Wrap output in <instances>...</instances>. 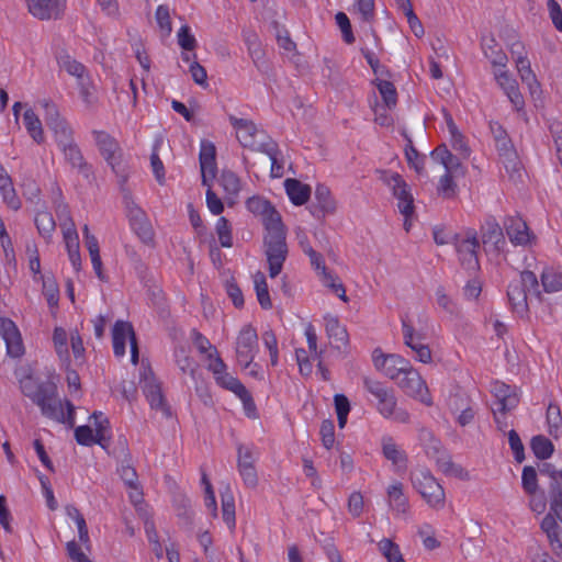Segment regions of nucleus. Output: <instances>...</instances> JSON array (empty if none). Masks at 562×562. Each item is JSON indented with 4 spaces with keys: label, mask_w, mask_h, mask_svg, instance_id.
I'll return each instance as SVG.
<instances>
[{
    "label": "nucleus",
    "mask_w": 562,
    "mask_h": 562,
    "mask_svg": "<svg viewBox=\"0 0 562 562\" xmlns=\"http://www.w3.org/2000/svg\"><path fill=\"white\" fill-rule=\"evenodd\" d=\"M409 480L413 488L430 509L440 512L446 507L445 488L428 469L416 468L411 472Z\"/></svg>",
    "instance_id": "1"
},
{
    "label": "nucleus",
    "mask_w": 562,
    "mask_h": 562,
    "mask_svg": "<svg viewBox=\"0 0 562 562\" xmlns=\"http://www.w3.org/2000/svg\"><path fill=\"white\" fill-rule=\"evenodd\" d=\"M363 386L376 400V409L383 417L402 424L409 422L408 412L397 406L393 389L371 378L363 379Z\"/></svg>",
    "instance_id": "2"
},
{
    "label": "nucleus",
    "mask_w": 562,
    "mask_h": 562,
    "mask_svg": "<svg viewBox=\"0 0 562 562\" xmlns=\"http://www.w3.org/2000/svg\"><path fill=\"white\" fill-rule=\"evenodd\" d=\"M34 403L41 407L42 414L58 423L68 424L70 427L75 424V407L70 402H66L67 413L60 400L56 396V386L52 382H46L40 389L38 393L33 395Z\"/></svg>",
    "instance_id": "3"
},
{
    "label": "nucleus",
    "mask_w": 562,
    "mask_h": 562,
    "mask_svg": "<svg viewBox=\"0 0 562 562\" xmlns=\"http://www.w3.org/2000/svg\"><path fill=\"white\" fill-rule=\"evenodd\" d=\"M528 292H532L538 299L541 297L536 274L529 270H525L520 273L519 279L513 280L509 283L507 290V296L513 310L521 316L528 311Z\"/></svg>",
    "instance_id": "4"
},
{
    "label": "nucleus",
    "mask_w": 562,
    "mask_h": 562,
    "mask_svg": "<svg viewBox=\"0 0 562 562\" xmlns=\"http://www.w3.org/2000/svg\"><path fill=\"white\" fill-rule=\"evenodd\" d=\"M507 47L514 58L517 72L522 81L528 87L531 98L537 101L541 98L540 83L531 69L530 61L527 57V52L524 43L513 36L512 41L507 42Z\"/></svg>",
    "instance_id": "5"
},
{
    "label": "nucleus",
    "mask_w": 562,
    "mask_h": 562,
    "mask_svg": "<svg viewBox=\"0 0 562 562\" xmlns=\"http://www.w3.org/2000/svg\"><path fill=\"white\" fill-rule=\"evenodd\" d=\"M507 47L514 58L517 72L522 81L528 87L531 98L537 101L541 98L540 83L531 69L530 61L527 57V52L524 43L513 36L512 41L507 42Z\"/></svg>",
    "instance_id": "6"
},
{
    "label": "nucleus",
    "mask_w": 562,
    "mask_h": 562,
    "mask_svg": "<svg viewBox=\"0 0 562 562\" xmlns=\"http://www.w3.org/2000/svg\"><path fill=\"white\" fill-rule=\"evenodd\" d=\"M229 122L235 128L237 139L241 146L251 150L270 153V146L272 145L270 138L252 121L231 116Z\"/></svg>",
    "instance_id": "7"
},
{
    "label": "nucleus",
    "mask_w": 562,
    "mask_h": 562,
    "mask_svg": "<svg viewBox=\"0 0 562 562\" xmlns=\"http://www.w3.org/2000/svg\"><path fill=\"white\" fill-rule=\"evenodd\" d=\"M92 136L101 156L116 176L127 172L124 155L117 140L104 131H93Z\"/></svg>",
    "instance_id": "8"
},
{
    "label": "nucleus",
    "mask_w": 562,
    "mask_h": 562,
    "mask_svg": "<svg viewBox=\"0 0 562 562\" xmlns=\"http://www.w3.org/2000/svg\"><path fill=\"white\" fill-rule=\"evenodd\" d=\"M143 392L149 403L150 409L164 418H170L172 412L165 400L160 383L155 378L150 367L143 363Z\"/></svg>",
    "instance_id": "9"
},
{
    "label": "nucleus",
    "mask_w": 562,
    "mask_h": 562,
    "mask_svg": "<svg viewBox=\"0 0 562 562\" xmlns=\"http://www.w3.org/2000/svg\"><path fill=\"white\" fill-rule=\"evenodd\" d=\"M112 341L113 351L115 357L117 358L125 356L126 342L130 341L131 361L134 366H137L139 357L137 338L133 329V326L130 323L117 321L114 324V327L112 329Z\"/></svg>",
    "instance_id": "10"
},
{
    "label": "nucleus",
    "mask_w": 562,
    "mask_h": 562,
    "mask_svg": "<svg viewBox=\"0 0 562 562\" xmlns=\"http://www.w3.org/2000/svg\"><path fill=\"white\" fill-rule=\"evenodd\" d=\"M286 233L280 235H266L265 255L269 266V276L276 278L280 274L288 256Z\"/></svg>",
    "instance_id": "11"
},
{
    "label": "nucleus",
    "mask_w": 562,
    "mask_h": 562,
    "mask_svg": "<svg viewBox=\"0 0 562 562\" xmlns=\"http://www.w3.org/2000/svg\"><path fill=\"white\" fill-rule=\"evenodd\" d=\"M40 104L44 108V119L47 127L54 133L58 146L67 145L74 140V132L67 121L60 115L56 104L43 100Z\"/></svg>",
    "instance_id": "12"
},
{
    "label": "nucleus",
    "mask_w": 562,
    "mask_h": 562,
    "mask_svg": "<svg viewBox=\"0 0 562 562\" xmlns=\"http://www.w3.org/2000/svg\"><path fill=\"white\" fill-rule=\"evenodd\" d=\"M380 180L386 184L398 200L397 207L404 216H411L414 212V199L407 183L398 173L379 171Z\"/></svg>",
    "instance_id": "13"
},
{
    "label": "nucleus",
    "mask_w": 562,
    "mask_h": 562,
    "mask_svg": "<svg viewBox=\"0 0 562 562\" xmlns=\"http://www.w3.org/2000/svg\"><path fill=\"white\" fill-rule=\"evenodd\" d=\"M398 387L408 396L422 402L423 404L430 406L432 400L429 394V390L422 375L412 366L402 374L396 381Z\"/></svg>",
    "instance_id": "14"
},
{
    "label": "nucleus",
    "mask_w": 562,
    "mask_h": 562,
    "mask_svg": "<svg viewBox=\"0 0 562 562\" xmlns=\"http://www.w3.org/2000/svg\"><path fill=\"white\" fill-rule=\"evenodd\" d=\"M258 350V335L256 329L250 326H244L236 339V358L238 363L248 368Z\"/></svg>",
    "instance_id": "15"
},
{
    "label": "nucleus",
    "mask_w": 562,
    "mask_h": 562,
    "mask_svg": "<svg viewBox=\"0 0 562 562\" xmlns=\"http://www.w3.org/2000/svg\"><path fill=\"white\" fill-rule=\"evenodd\" d=\"M373 363L376 370L393 381H397L411 367L409 361L398 355H384L380 350L373 352Z\"/></svg>",
    "instance_id": "16"
},
{
    "label": "nucleus",
    "mask_w": 562,
    "mask_h": 562,
    "mask_svg": "<svg viewBox=\"0 0 562 562\" xmlns=\"http://www.w3.org/2000/svg\"><path fill=\"white\" fill-rule=\"evenodd\" d=\"M480 247L476 235L468 232L456 238V249L459 255L461 265L471 271L479 268L477 249Z\"/></svg>",
    "instance_id": "17"
},
{
    "label": "nucleus",
    "mask_w": 562,
    "mask_h": 562,
    "mask_svg": "<svg viewBox=\"0 0 562 562\" xmlns=\"http://www.w3.org/2000/svg\"><path fill=\"white\" fill-rule=\"evenodd\" d=\"M307 346H308V356L304 349H296L295 356L299 364L300 372L303 375H310L313 370V364L311 359H319L322 358L323 350H318L317 348V335L315 328L312 324H307L304 330Z\"/></svg>",
    "instance_id": "18"
},
{
    "label": "nucleus",
    "mask_w": 562,
    "mask_h": 562,
    "mask_svg": "<svg viewBox=\"0 0 562 562\" xmlns=\"http://www.w3.org/2000/svg\"><path fill=\"white\" fill-rule=\"evenodd\" d=\"M127 177H128L127 172H125L121 176H117L120 192L122 194L124 209L126 212V216L130 221L131 228L138 236L139 229H140V222H139L140 210L136 203V199L132 194L133 189L127 183Z\"/></svg>",
    "instance_id": "19"
},
{
    "label": "nucleus",
    "mask_w": 562,
    "mask_h": 562,
    "mask_svg": "<svg viewBox=\"0 0 562 562\" xmlns=\"http://www.w3.org/2000/svg\"><path fill=\"white\" fill-rule=\"evenodd\" d=\"M504 227L510 243L515 246H531L536 243V236L530 232L527 223L519 216H509L504 222Z\"/></svg>",
    "instance_id": "20"
},
{
    "label": "nucleus",
    "mask_w": 562,
    "mask_h": 562,
    "mask_svg": "<svg viewBox=\"0 0 562 562\" xmlns=\"http://www.w3.org/2000/svg\"><path fill=\"white\" fill-rule=\"evenodd\" d=\"M493 75L501 89L508 97L509 101L517 110L522 109L524 98L518 89L515 78L507 70V66H498L493 68Z\"/></svg>",
    "instance_id": "21"
},
{
    "label": "nucleus",
    "mask_w": 562,
    "mask_h": 562,
    "mask_svg": "<svg viewBox=\"0 0 562 562\" xmlns=\"http://www.w3.org/2000/svg\"><path fill=\"white\" fill-rule=\"evenodd\" d=\"M29 12L38 20L59 18L65 8L66 0H25Z\"/></svg>",
    "instance_id": "22"
},
{
    "label": "nucleus",
    "mask_w": 562,
    "mask_h": 562,
    "mask_svg": "<svg viewBox=\"0 0 562 562\" xmlns=\"http://www.w3.org/2000/svg\"><path fill=\"white\" fill-rule=\"evenodd\" d=\"M207 369L213 373L216 383L222 387L233 392L235 395L244 392L245 386L238 379L227 372V367L221 358L209 362Z\"/></svg>",
    "instance_id": "23"
},
{
    "label": "nucleus",
    "mask_w": 562,
    "mask_h": 562,
    "mask_svg": "<svg viewBox=\"0 0 562 562\" xmlns=\"http://www.w3.org/2000/svg\"><path fill=\"white\" fill-rule=\"evenodd\" d=\"M0 327L8 355L14 358L22 356L24 348L16 325L9 318H0Z\"/></svg>",
    "instance_id": "24"
},
{
    "label": "nucleus",
    "mask_w": 562,
    "mask_h": 562,
    "mask_svg": "<svg viewBox=\"0 0 562 562\" xmlns=\"http://www.w3.org/2000/svg\"><path fill=\"white\" fill-rule=\"evenodd\" d=\"M431 159L445 168L447 173H452L457 176L464 175V167L461 162L463 159L458 155H453L448 150L445 145H440L431 151Z\"/></svg>",
    "instance_id": "25"
},
{
    "label": "nucleus",
    "mask_w": 562,
    "mask_h": 562,
    "mask_svg": "<svg viewBox=\"0 0 562 562\" xmlns=\"http://www.w3.org/2000/svg\"><path fill=\"white\" fill-rule=\"evenodd\" d=\"M389 508L397 516L406 515L409 510V501L404 493L401 482L391 483L385 491Z\"/></svg>",
    "instance_id": "26"
},
{
    "label": "nucleus",
    "mask_w": 562,
    "mask_h": 562,
    "mask_svg": "<svg viewBox=\"0 0 562 562\" xmlns=\"http://www.w3.org/2000/svg\"><path fill=\"white\" fill-rule=\"evenodd\" d=\"M215 146L211 142H202L200 149V167L202 173V183L209 186L216 175Z\"/></svg>",
    "instance_id": "27"
},
{
    "label": "nucleus",
    "mask_w": 562,
    "mask_h": 562,
    "mask_svg": "<svg viewBox=\"0 0 562 562\" xmlns=\"http://www.w3.org/2000/svg\"><path fill=\"white\" fill-rule=\"evenodd\" d=\"M560 520L552 513H548L541 521V530L546 533L552 551L562 554V532Z\"/></svg>",
    "instance_id": "28"
},
{
    "label": "nucleus",
    "mask_w": 562,
    "mask_h": 562,
    "mask_svg": "<svg viewBox=\"0 0 562 562\" xmlns=\"http://www.w3.org/2000/svg\"><path fill=\"white\" fill-rule=\"evenodd\" d=\"M492 392L497 401L496 408L493 409L494 414L497 412L506 413L515 408L519 402L517 393L509 385L502 382H495Z\"/></svg>",
    "instance_id": "29"
},
{
    "label": "nucleus",
    "mask_w": 562,
    "mask_h": 562,
    "mask_svg": "<svg viewBox=\"0 0 562 562\" xmlns=\"http://www.w3.org/2000/svg\"><path fill=\"white\" fill-rule=\"evenodd\" d=\"M119 473L125 485L130 487L128 497L134 505L135 510H139L140 492L138 491V475L134 467L127 460H124L119 469Z\"/></svg>",
    "instance_id": "30"
},
{
    "label": "nucleus",
    "mask_w": 562,
    "mask_h": 562,
    "mask_svg": "<svg viewBox=\"0 0 562 562\" xmlns=\"http://www.w3.org/2000/svg\"><path fill=\"white\" fill-rule=\"evenodd\" d=\"M491 130L502 155L512 165L513 172H519L516 155L512 149L509 139L506 137V132L497 123L491 124ZM518 177H520V173H518Z\"/></svg>",
    "instance_id": "31"
},
{
    "label": "nucleus",
    "mask_w": 562,
    "mask_h": 562,
    "mask_svg": "<svg viewBox=\"0 0 562 562\" xmlns=\"http://www.w3.org/2000/svg\"><path fill=\"white\" fill-rule=\"evenodd\" d=\"M438 465V469L446 475L452 476L459 480L468 481L470 480L469 472L463 469L461 465L456 464L451 457L442 449L440 454L432 456Z\"/></svg>",
    "instance_id": "32"
},
{
    "label": "nucleus",
    "mask_w": 562,
    "mask_h": 562,
    "mask_svg": "<svg viewBox=\"0 0 562 562\" xmlns=\"http://www.w3.org/2000/svg\"><path fill=\"white\" fill-rule=\"evenodd\" d=\"M482 50L484 56L491 61L492 68L507 66V55L493 36H485L482 40Z\"/></svg>",
    "instance_id": "33"
},
{
    "label": "nucleus",
    "mask_w": 562,
    "mask_h": 562,
    "mask_svg": "<svg viewBox=\"0 0 562 562\" xmlns=\"http://www.w3.org/2000/svg\"><path fill=\"white\" fill-rule=\"evenodd\" d=\"M61 232L69 260L75 270L79 271L81 269V258L79 251V236L76 226L68 225V227Z\"/></svg>",
    "instance_id": "34"
},
{
    "label": "nucleus",
    "mask_w": 562,
    "mask_h": 562,
    "mask_svg": "<svg viewBox=\"0 0 562 562\" xmlns=\"http://www.w3.org/2000/svg\"><path fill=\"white\" fill-rule=\"evenodd\" d=\"M286 194L295 205L305 204L311 195V188L296 179H286L284 181Z\"/></svg>",
    "instance_id": "35"
},
{
    "label": "nucleus",
    "mask_w": 562,
    "mask_h": 562,
    "mask_svg": "<svg viewBox=\"0 0 562 562\" xmlns=\"http://www.w3.org/2000/svg\"><path fill=\"white\" fill-rule=\"evenodd\" d=\"M326 331L331 340V344L335 348L340 349L347 346L348 344V334L344 326L340 325L337 318L327 317L326 318Z\"/></svg>",
    "instance_id": "36"
},
{
    "label": "nucleus",
    "mask_w": 562,
    "mask_h": 562,
    "mask_svg": "<svg viewBox=\"0 0 562 562\" xmlns=\"http://www.w3.org/2000/svg\"><path fill=\"white\" fill-rule=\"evenodd\" d=\"M23 123L34 142L42 144L45 140L44 130L38 115L32 110L27 109L23 114Z\"/></svg>",
    "instance_id": "37"
},
{
    "label": "nucleus",
    "mask_w": 562,
    "mask_h": 562,
    "mask_svg": "<svg viewBox=\"0 0 562 562\" xmlns=\"http://www.w3.org/2000/svg\"><path fill=\"white\" fill-rule=\"evenodd\" d=\"M59 148L63 150L65 159L74 167L77 168L80 172L88 175V165L83 159V156L75 143V140L67 143V145H61Z\"/></svg>",
    "instance_id": "38"
},
{
    "label": "nucleus",
    "mask_w": 562,
    "mask_h": 562,
    "mask_svg": "<svg viewBox=\"0 0 562 562\" xmlns=\"http://www.w3.org/2000/svg\"><path fill=\"white\" fill-rule=\"evenodd\" d=\"M315 200L319 210L325 215H333L337 211V202L333 198L330 190L325 186H317L315 190Z\"/></svg>",
    "instance_id": "39"
},
{
    "label": "nucleus",
    "mask_w": 562,
    "mask_h": 562,
    "mask_svg": "<svg viewBox=\"0 0 562 562\" xmlns=\"http://www.w3.org/2000/svg\"><path fill=\"white\" fill-rule=\"evenodd\" d=\"M59 65L60 68L64 69L68 75L75 77L78 83L90 79L85 65L69 55L60 57Z\"/></svg>",
    "instance_id": "40"
},
{
    "label": "nucleus",
    "mask_w": 562,
    "mask_h": 562,
    "mask_svg": "<svg viewBox=\"0 0 562 562\" xmlns=\"http://www.w3.org/2000/svg\"><path fill=\"white\" fill-rule=\"evenodd\" d=\"M541 284L546 293H554L562 290V271L547 267L541 272Z\"/></svg>",
    "instance_id": "41"
},
{
    "label": "nucleus",
    "mask_w": 562,
    "mask_h": 562,
    "mask_svg": "<svg viewBox=\"0 0 562 562\" xmlns=\"http://www.w3.org/2000/svg\"><path fill=\"white\" fill-rule=\"evenodd\" d=\"M418 440L425 449L426 454L431 458L432 456H437L441 453L443 449L441 442L435 437L432 431L427 428H419L418 430Z\"/></svg>",
    "instance_id": "42"
},
{
    "label": "nucleus",
    "mask_w": 562,
    "mask_h": 562,
    "mask_svg": "<svg viewBox=\"0 0 562 562\" xmlns=\"http://www.w3.org/2000/svg\"><path fill=\"white\" fill-rule=\"evenodd\" d=\"M254 285L260 306L265 310L272 307V302L269 295V289L265 274L261 271H257L254 277Z\"/></svg>",
    "instance_id": "43"
},
{
    "label": "nucleus",
    "mask_w": 562,
    "mask_h": 562,
    "mask_svg": "<svg viewBox=\"0 0 562 562\" xmlns=\"http://www.w3.org/2000/svg\"><path fill=\"white\" fill-rule=\"evenodd\" d=\"M383 456L392 461L397 468L402 469L405 467L406 457L402 450L398 449L396 443L391 438H384L382 443Z\"/></svg>",
    "instance_id": "44"
},
{
    "label": "nucleus",
    "mask_w": 562,
    "mask_h": 562,
    "mask_svg": "<svg viewBox=\"0 0 562 562\" xmlns=\"http://www.w3.org/2000/svg\"><path fill=\"white\" fill-rule=\"evenodd\" d=\"M261 222L267 231L266 235L285 234V227L282 223L281 215L274 207H271L269 213L267 212L261 217Z\"/></svg>",
    "instance_id": "45"
},
{
    "label": "nucleus",
    "mask_w": 562,
    "mask_h": 562,
    "mask_svg": "<svg viewBox=\"0 0 562 562\" xmlns=\"http://www.w3.org/2000/svg\"><path fill=\"white\" fill-rule=\"evenodd\" d=\"M447 127L451 136L452 148L458 153V156L467 159L470 156V149L450 116L447 117Z\"/></svg>",
    "instance_id": "46"
},
{
    "label": "nucleus",
    "mask_w": 562,
    "mask_h": 562,
    "mask_svg": "<svg viewBox=\"0 0 562 562\" xmlns=\"http://www.w3.org/2000/svg\"><path fill=\"white\" fill-rule=\"evenodd\" d=\"M547 424L549 434L558 439L562 436V415L560 407L550 404L547 409Z\"/></svg>",
    "instance_id": "47"
},
{
    "label": "nucleus",
    "mask_w": 562,
    "mask_h": 562,
    "mask_svg": "<svg viewBox=\"0 0 562 562\" xmlns=\"http://www.w3.org/2000/svg\"><path fill=\"white\" fill-rule=\"evenodd\" d=\"M540 473L549 477V495L562 493V469H557L550 463H544Z\"/></svg>",
    "instance_id": "48"
},
{
    "label": "nucleus",
    "mask_w": 562,
    "mask_h": 562,
    "mask_svg": "<svg viewBox=\"0 0 562 562\" xmlns=\"http://www.w3.org/2000/svg\"><path fill=\"white\" fill-rule=\"evenodd\" d=\"M376 88L382 97V100L387 109H392L396 105L397 94L395 87L392 82L383 79V78H376L375 79Z\"/></svg>",
    "instance_id": "49"
},
{
    "label": "nucleus",
    "mask_w": 562,
    "mask_h": 562,
    "mask_svg": "<svg viewBox=\"0 0 562 562\" xmlns=\"http://www.w3.org/2000/svg\"><path fill=\"white\" fill-rule=\"evenodd\" d=\"M35 225L38 229V233L44 238H50L56 227L53 215L47 211L37 212L35 216Z\"/></svg>",
    "instance_id": "50"
},
{
    "label": "nucleus",
    "mask_w": 562,
    "mask_h": 562,
    "mask_svg": "<svg viewBox=\"0 0 562 562\" xmlns=\"http://www.w3.org/2000/svg\"><path fill=\"white\" fill-rule=\"evenodd\" d=\"M193 342L200 353L205 355V360L212 362V360L220 359L217 349L211 345L207 338L203 337L200 333L193 331Z\"/></svg>",
    "instance_id": "51"
},
{
    "label": "nucleus",
    "mask_w": 562,
    "mask_h": 562,
    "mask_svg": "<svg viewBox=\"0 0 562 562\" xmlns=\"http://www.w3.org/2000/svg\"><path fill=\"white\" fill-rule=\"evenodd\" d=\"M531 449L538 459H548L553 453V445L551 440L544 436H536L531 440Z\"/></svg>",
    "instance_id": "52"
},
{
    "label": "nucleus",
    "mask_w": 562,
    "mask_h": 562,
    "mask_svg": "<svg viewBox=\"0 0 562 562\" xmlns=\"http://www.w3.org/2000/svg\"><path fill=\"white\" fill-rule=\"evenodd\" d=\"M258 454L252 446L239 445L237 448V468L255 467Z\"/></svg>",
    "instance_id": "53"
},
{
    "label": "nucleus",
    "mask_w": 562,
    "mask_h": 562,
    "mask_svg": "<svg viewBox=\"0 0 562 562\" xmlns=\"http://www.w3.org/2000/svg\"><path fill=\"white\" fill-rule=\"evenodd\" d=\"M484 244H493L497 251H502L506 241L503 236L502 228L497 224H490L483 234Z\"/></svg>",
    "instance_id": "54"
},
{
    "label": "nucleus",
    "mask_w": 562,
    "mask_h": 562,
    "mask_svg": "<svg viewBox=\"0 0 562 562\" xmlns=\"http://www.w3.org/2000/svg\"><path fill=\"white\" fill-rule=\"evenodd\" d=\"M435 300L437 305L446 313L453 315L459 312L458 304L452 300V297L442 286L437 288L435 292Z\"/></svg>",
    "instance_id": "55"
},
{
    "label": "nucleus",
    "mask_w": 562,
    "mask_h": 562,
    "mask_svg": "<svg viewBox=\"0 0 562 562\" xmlns=\"http://www.w3.org/2000/svg\"><path fill=\"white\" fill-rule=\"evenodd\" d=\"M378 546L380 552L387 559L389 562H405L398 546L390 539H382Z\"/></svg>",
    "instance_id": "56"
},
{
    "label": "nucleus",
    "mask_w": 562,
    "mask_h": 562,
    "mask_svg": "<svg viewBox=\"0 0 562 562\" xmlns=\"http://www.w3.org/2000/svg\"><path fill=\"white\" fill-rule=\"evenodd\" d=\"M216 234L218 236V240L223 247H232L233 237H232V228L231 225L225 217H220L216 222Z\"/></svg>",
    "instance_id": "57"
},
{
    "label": "nucleus",
    "mask_w": 562,
    "mask_h": 562,
    "mask_svg": "<svg viewBox=\"0 0 562 562\" xmlns=\"http://www.w3.org/2000/svg\"><path fill=\"white\" fill-rule=\"evenodd\" d=\"M223 519L229 528L235 526V502L232 494L222 495Z\"/></svg>",
    "instance_id": "58"
},
{
    "label": "nucleus",
    "mask_w": 562,
    "mask_h": 562,
    "mask_svg": "<svg viewBox=\"0 0 562 562\" xmlns=\"http://www.w3.org/2000/svg\"><path fill=\"white\" fill-rule=\"evenodd\" d=\"M402 330L405 345L409 347L414 352L417 351L419 346L425 345L423 342L422 336L415 331L412 325L403 323Z\"/></svg>",
    "instance_id": "59"
},
{
    "label": "nucleus",
    "mask_w": 562,
    "mask_h": 562,
    "mask_svg": "<svg viewBox=\"0 0 562 562\" xmlns=\"http://www.w3.org/2000/svg\"><path fill=\"white\" fill-rule=\"evenodd\" d=\"M43 294L49 306L55 307L58 304L59 289L53 278H45L43 280Z\"/></svg>",
    "instance_id": "60"
},
{
    "label": "nucleus",
    "mask_w": 562,
    "mask_h": 562,
    "mask_svg": "<svg viewBox=\"0 0 562 562\" xmlns=\"http://www.w3.org/2000/svg\"><path fill=\"white\" fill-rule=\"evenodd\" d=\"M522 487L529 495H533L538 491L537 472L532 467H525L521 475Z\"/></svg>",
    "instance_id": "61"
},
{
    "label": "nucleus",
    "mask_w": 562,
    "mask_h": 562,
    "mask_svg": "<svg viewBox=\"0 0 562 562\" xmlns=\"http://www.w3.org/2000/svg\"><path fill=\"white\" fill-rule=\"evenodd\" d=\"M220 181L221 186L228 194L235 195L240 190L239 178L232 171H223Z\"/></svg>",
    "instance_id": "62"
},
{
    "label": "nucleus",
    "mask_w": 562,
    "mask_h": 562,
    "mask_svg": "<svg viewBox=\"0 0 562 562\" xmlns=\"http://www.w3.org/2000/svg\"><path fill=\"white\" fill-rule=\"evenodd\" d=\"M155 18L161 33L165 36H168L172 31L170 12L168 7L159 5L156 10Z\"/></svg>",
    "instance_id": "63"
},
{
    "label": "nucleus",
    "mask_w": 562,
    "mask_h": 562,
    "mask_svg": "<svg viewBox=\"0 0 562 562\" xmlns=\"http://www.w3.org/2000/svg\"><path fill=\"white\" fill-rule=\"evenodd\" d=\"M179 46L188 52H192L196 47V40L190 32L188 25H182L177 33Z\"/></svg>",
    "instance_id": "64"
}]
</instances>
